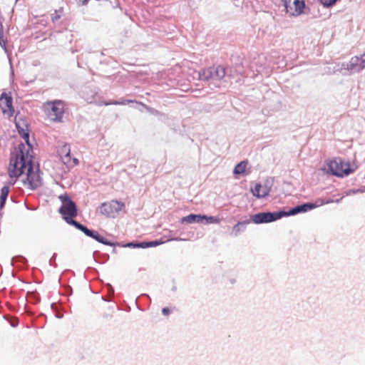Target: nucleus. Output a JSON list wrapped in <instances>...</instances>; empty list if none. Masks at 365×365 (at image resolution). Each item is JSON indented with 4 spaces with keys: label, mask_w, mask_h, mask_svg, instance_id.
<instances>
[{
    "label": "nucleus",
    "mask_w": 365,
    "mask_h": 365,
    "mask_svg": "<svg viewBox=\"0 0 365 365\" xmlns=\"http://www.w3.org/2000/svg\"><path fill=\"white\" fill-rule=\"evenodd\" d=\"M34 153L26 148L21 141L10 152L8 174L11 178H19L25 173L26 168L34 165Z\"/></svg>",
    "instance_id": "nucleus-1"
},
{
    "label": "nucleus",
    "mask_w": 365,
    "mask_h": 365,
    "mask_svg": "<svg viewBox=\"0 0 365 365\" xmlns=\"http://www.w3.org/2000/svg\"><path fill=\"white\" fill-rule=\"evenodd\" d=\"M24 174H26V178L22 180V182L24 185H27L29 190H35L43 185L41 177L43 173L38 164L36 167L34 165L26 168Z\"/></svg>",
    "instance_id": "nucleus-6"
},
{
    "label": "nucleus",
    "mask_w": 365,
    "mask_h": 365,
    "mask_svg": "<svg viewBox=\"0 0 365 365\" xmlns=\"http://www.w3.org/2000/svg\"><path fill=\"white\" fill-rule=\"evenodd\" d=\"M357 168L355 163L337 157L327 159L322 170L327 174L342 178L353 173Z\"/></svg>",
    "instance_id": "nucleus-3"
},
{
    "label": "nucleus",
    "mask_w": 365,
    "mask_h": 365,
    "mask_svg": "<svg viewBox=\"0 0 365 365\" xmlns=\"http://www.w3.org/2000/svg\"><path fill=\"white\" fill-rule=\"evenodd\" d=\"M106 287L107 288L108 293L110 295H113L114 294V288L113 287V286L110 283H107L106 284Z\"/></svg>",
    "instance_id": "nucleus-28"
},
{
    "label": "nucleus",
    "mask_w": 365,
    "mask_h": 365,
    "mask_svg": "<svg viewBox=\"0 0 365 365\" xmlns=\"http://www.w3.org/2000/svg\"><path fill=\"white\" fill-rule=\"evenodd\" d=\"M170 240H174V241H185L186 240L185 239H182V238H180V237H175V238H173L171 239Z\"/></svg>",
    "instance_id": "nucleus-37"
},
{
    "label": "nucleus",
    "mask_w": 365,
    "mask_h": 365,
    "mask_svg": "<svg viewBox=\"0 0 365 365\" xmlns=\"http://www.w3.org/2000/svg\"><path fill=\"white\" fill-rule=\"evenodd\" d=\"M59 199L61 202V206L59 207L58 212L66 223L81 231L88 237L95 240H103V239L100 237V234L98 231L89 229L86 225L73 219L78 215V207L75 202L68 194L65 193L61 195Z\"/></svg>",
    "instance_id": "nucleus-2"
},
{
    "label": "nucleus",
    "mask_w": 365,
    "mask_h": 365,
    "mask_svg": "<svg viewBox=\"0 0 365 365\" xmlns=\"http://www.w3.org/2000/svg\"><path fill=\"white\" fill-rule=\"evenodd\" d=\"M103 55L104 53L103 52H101L100 53H98V52H93L92 53H89L88 57H87V58L89 61L98 60Z\"/></svg>",
    "instance_id": "nucleus-25"
},
{
    "label": "nucleus",
    "mask_w": 365,
    "mask_h": 365,
    "mask_svg": "<svg viewBox=\"0 0 365 365\" xmlns=\"http://www.w3.org/2000/svg\"><path fill=\"white\" fill-rule=\"evenodd\" d=\"M161 312L164 316H168L171 312L170 309L168 307H163Z\"/></svg>",
    "instance_id": "nucleus-31"
},
{
    "label": "nucleus",
    "mask_w": 365,
    "mask_h": 365,
    "mask_svg": "<svg viewBox=\"0 0 365 365\" xmlns=\"http://www.w3.org/2000/svg\"><path fill=\"white\" fill-rule=\"evenodd\" d=\"M271 189L272 184L267 181L263 186L259 182L256 183L255 187L251 189V192L255 197L260 199L268 196Z\"/></svg>",
    "instance_id": "nucleus-13"
},
{
    "label": "nucleus",
    "mask_w": 365,
    "mask_h": 365,
    "mask_svg": "<svg viewBox=\"0 0 365 365\" xmlns=\"http://www.w3.org/2000/svg\"><path fill=\"white\" fill-rule=\"evenodd\" d=\"M182 224H194L202 222V214L190 213L187 216L182 217L180 220Z\"/></svg>",
    "instance_id": "nucleus-15"
},
{
    "label": "nucleus",
    "mask_w": 365,
    "mask_h": 365,
    "mask_svg": "<svg viewBox=\"0 0 365 365\" xmlns=\"http://www.w3.org/2000/svg\"><path fill=\"white\" fill-rule=\"evenodd\" d=\"M6 199L0 198V210H2L6 205Z\"/></svg>",
    "instance_id": "nucleus-34"
},
{
    "label": "nucleus",
    "mask_w": 365,
    "mask_h": 365,
    "mask_svg": "<svg viewBox=\"0 0 365 365\" xmlns=\"http://www.w3.org/2000/svg\"><path fill=\"white\" fill-rule=\"evenodd\" d=\"M202 223H204L205 225L219 224L220 222V218L218 216H212L202 214Z\"/></svg>",
    "instance_id": "nucleus-20"
},
{
    "label": "nucleus",
    "mask_w": 365,
    "mask_h": 365,
    "mask_svg": "<svg viewBox=\"0 0 365 365\" xmlns=\"http://www.w3.org/2000/svg\"><path fill=\"white\" fill-rule=\"evenodd\" d=\"M89 0H78V4L81 5H86Z\"/></svg>",
    "instance_id": "nucleus-36"
},
{
    "label": "nucleus",
    "mask_w": 365,
    "mask_h": 365,
    "mask_svg": "<svg viewBox=\"0 0 365 365\" xmlns=\"http://www.w3.org/2000/svg\"><path fill=\"white\" fill-rule=\"evenodd\" d=\"M230 71V68L222 65L210 66L199 71V79L203 81H220L228 75Z\"/></svg>",
    "instance_id": "nucleus-5"
},
{
    "label": "nucleus",
    "mask_w": 365,
    "mask_h": 365,
    "mask_svg": "<svg viewBox=\"0 0 365 365\" xmlns=\"http://www.w3.org/2000/svg\"><path fill=\"white\" fill-rule=\"evenodd\" d=\"M342 67L351 72H359L365 68V60L361 57L354 56L346 63H343Z\"/></svg>",
    "instance_id": "nucleus-12"
},
{
    "label": "nucleus",
    "mask_w": 365,
    "mask_h": 365,
    "mask_svg": "<svg viewBox=\"0 0 365 365\" xmlns=\"http://www.w3.org/2000/svg\"><path fill=\"white\" fill-rule=\"evenodd\" d=\"M23 139L24 140L23 143L26 145V148L30 150V151H34V145L30 140V136Z\"/></svg>",
    "instance_id": "nucleus-27"
},
{
    "label": "nucleus",
    "mask_w": 365,
    "mask_h": 365,
    "mask_svg": "<svg viewBox=\"0 0 365 365\" xmlns=\"http://www.w3.org/2000/svg\"><path fill=\"white\" fill-rule=\"evenodd\" d=\"M176 289H177L176 287L174 286L172 287V291L175 292L176 290Z\"/></svg>",
    "instance_id": "nucleus-45"
},
{
    "label": "nucleus",
    "mask_w": 365,
    "mask_h": 365,
    "mask_svg": "<svg viewBox=\"0 0 365 365\" xmlns=\"http://www.w3.org/2000/svg\"><path fill=\"white\" fill-rule=\"evenodd\" d=\"M247 165V160H242L238 163L233 169V174L236 175H242L245 173L246 167Z\"/></svg>",
    "instance_id": "nucleus-19"
},
{
    "label": "nucleus",
    "mask_w": 365,
    "mask_h": 365,
    "mask_svg": "<svg viewBox=\"0 0 365 365\" xmlns=\"http://www.w3.org/2000/svg\"><path fill=\"white\" fill-rule=\"evenodd\" d=\"M283 5L287 13L292 16H298L304 13L306 7L304 0H282Z\"/></svg>",
    "instance_id": "nucleus-8"
},
{
    "label": "nucleus",
    "mask_w": 365,
    "mask_h": 365,
    "mask_svg": "<svg viewBox=\"0 0 365 365\" xmlns=\"http://www.w3.org/2000/svg\"><path fill=\"white\" fill-rule=\"evenodd\" d=\"M250 223V222L248 219L238 222L236 225L233 226L231 235H234L235 237L238 236L240 233L245 232V230L247 228V226Z\"/></svg>",
    "instance_id": "nucleus-16"
},
{
    "label": "nucleus",
    "mask_w": 365,
    "mask_h": 365,
    "mask_svg": "<svg viewBox=\"0 0 365 365\" xmlns=\"http://www.w3.org/2000/svg\"><path fill=\"white\" fill-rule=\"evenodd\" d=\"M146 109L153 115H158L160 113V112L158 110H156L153 108L146 106Z\"/></svg>",
    "instance_id": "nucleus-33"
},
{
    "label": "nucleus",
    "mask_w": 365,
    "mask_h": 365,
    "mask_svg": "<svg viewBox=\"0 0 365 365\" xmlns=\"http://www.w3.org/2000/svg\"><path fill=\"white\" fill-rule=\"evenodd\" d=\"M73 293V289H72V287L71 286H67L66 287H65L64 289V294H66V295H71Z\"/></svg>",
    "instance_id": "nucleus-32"
},
{
    "label": "nucleus",
    "mask_w": 365,
    "mask_h": 365,
    "mask_svg": "<svg viewBox=\"0 0 365 365\" xmlns=\"http://www.w3.org/2000/svg\"><path fill=\"white\" fill-rule=\"evenodd\" d=\"M56 253H53L52 257H51V259H49V264L51 266H54L56 267Z\"/></svg>",
    "instance_id": "nucleus-29"
},
{
    "label": "nucleus",
    "mask_w": 365,
    "mask_h": 365,
    "mask_svg": "<svg viewBox=\"0 0 365 365\" xmlns=\"http://www.w3.org/2000/svg\"><path fill=\"white\" fill-rule=\"evenodd\" d=\"M73 163H74L75 164H78V159H76V158H74V159H73Z\"/></svg>",
    "instance_id": "nucleus-43"
},
{
    "label": "nucleus",
    "mask_w": 365,
    "mask_h": 365,
    "mask_svg": "<svg viewBox=\"0 0 365 365\" xmlns=\"http://www.w3.org/2000/svg\"><path fill=\"white\" fill-rule=\"evenodd\" d=\"M129 103H138V101H136L126 99V100H121V101H109V102H106L104 104L106 106H108V105H125V104Z\"/></svg>",
    "instance_id": "nucleus-23"
},
{
    "label": "nucleus",
    "mask_w": 365,
    "mask_h": 365,
    "mask_svg": "<svg viewBox=\"0 0 365 365\" xmlns=\"http://www.w3.org/2000/svg\"><path fill=\"white\" fill-rule=\"evenodd\" d=\"M100 209H101V213L106 215L107 217L110 216V215L113 213L112 208H110V205L107 204L106 202H103L101 204Z\"/></svg>",
    "instance_id": "nucleus-22"
},
{
    "label": "nucleus",
    "mask_w": 365,
    "mask_h": 365,
    "mask_svg": "<svg viewBox=\"0 0 365 365\" xmlns=\"http://www.w3.org/2000/svg\"><path fill=\"white\" fill-rule=\"evenodd\" d=\"M28 294L34 296V303H37V302H38L40 301V297H39L38 295L34 294L33 293H29V292Z\"/></svg>",
    "instance_id": "nucleus-35"
},
{
    "label": "nucleus",
    "mask_w": 365,
    "mask_h": 365,
    "mask_svg": "<svg viewBox=\"0 0 365 365\" xmlns=\"http://www.w3.org/2000/svg\"><path fill=\"white\" fill-rule=\"evenodd\" d=\"M100 237L103 239V240H96L99 243H101L104 245L110 246V247H128V248H141V249H147L150 247H155L164 243V241L162 240H154L151 241H132L128 243L123 244L119 242H113L105 237L100 235Z\"/></svg>",
    "instance_id": "nucleus-4"
},
{
    "label": "nucleus",
    "mask_w": 365,
    "mask_h": 365,
    "mask_svg": "<svg viewBox=\"0 0 365 365\" xmlns=\"http://www.w3.org/2000/svg\"><path fill=\"white\" fill-rule=\"evenodd\" d=\"M12 327H15L16 325L11 324Z\"/></svg>",
    "instance_id": "nucleus-48"
},
{
    "label": "nucleus",
    "mask_w": 365,
    "mask_h": 365,
    "mask_svg": "<svg viewBox=\"0 0 365 365\" xmlns=\"http://www.w3.org/2000/svg\"><path fill=\"white\" fill-rule=\"evenodd\" d=\"M78 58L77 66H78V67L81 68V67H82V66H81V63L79 62V57L78 56V58Z\"/></svg>",
    "instance_id": "nucleus-41"
},
{
    "label": "nucleus",
    "mask_w": 365,
    "mask_h": 365,
    "mask_svg": "<svg viewBox=\"0 0 365 365\" xmlns=\"http://www.w3.org/2000/svg\"><path fill=\"white\" fill-rule=\"evenodd\" d=\"M0 106L2 113L8 114V116L12 117L14 115L15 110L13 106V98L11 93L3 92L0 96Z\"/></svg>",
    "instance_id": "nucleus-11"
},
{
    "label": "nucleus",
    "mask_w": 365,
    "mask_h": 365,
    "mask_svg": "<svg viewBox=\"0 0 365 365\" xmlns=\"http://www.w3.org/2000/svg\"><path fill=\"white\" fill-rule=\"evenodd\" d=\"M110 208H112V212L118 213L125 207V203L120 200H112L109 203Z\"/></svg>",
    "instance_id": "nucleus-21"
},
{
    "label": "nucleus",
    "mask_w": 365,
    "mask_h": 365,
    "mask_svg": "<svg viewBox=\"0 0 365 365\" xmlns=\"http://www.w3.org/2000/svg\"><path fill=\"white\" fill-rule=\"evenodd\" d=\"M10 191V187L9 185H4L1 189L0 198L6 199L8 198L9 194Z\"/></svg>",
    "instance_id": "nucleus-24"
},
{
    "label": "nucleus",
    "mask_w": 365,
    "mask_h": 365,
    "mask_svg": "<svg viewBox=\"0 0 365 365\" xmlns=\"http://www.w3.org/2000/svg\"><path fill=\"white\" fill-rule=\"evenodd\" d=\"M15 182H16V181L10 182H9V184H10V185H14V184H15Z\"/></svg>",
    "instance_id": "nucleus-47"
},
{
    "label": "nucleus",
    "mask_w": 365,
    "mask_h": 365,
    "mask_svg": "<svg viewBox=\"0 0 365 365\" xmlns=\"http://www.w3.org/2000/svg\"><path fill=\"white\" fill-rule=\"evenodd\" d=\"M19 114V111L17 112L15 116V126L18 133L22 138L29 137V125L24 118H18Z\"/></svg>",
    "instance_id": "nucleus-14"
},
{
    "label": "nucleus",
    "mask_w": 365,
    "mask_h": 365,
    "mask_svg": "<svg viewBox=\"0 0 365 365\" xmlns=\"http://www.w3.org/2000/svg\"><path fill=\"white\" fill-rule=\"evenodd\" d=\"M316 202H317V205H318V207H320L322 205H327V204H330V203H333L334 202V200L331 199V198H329V199H322V198H319L316 200Z\"/></svg>",
    "instance_id": "nucleus-26"
},
{
    "label": "nucleus",
    "mask_w": 365,
    "mask_h": 365,
    "mask_svg": "<svg viewBox=\"0 0 365 365\" xmlns=\"http://www.w3.org/2000/svg\"><path fill=\"white\" fill-rule=\"evenodd\" d=\"M93 257L96 262L103 264L108 261L110 256L108 254H103L100 251H94Z\"/></svg>",
    "instance_id": "nucleus-18"
},
{
    "label": "nucleus",
    "mask_w": 365,
    "mask_h": 365,
    "mask_svg": "<svg viewBox=\"0 0 365 365\" xmlns=\"http://www.w3.org/2000/svg\"><path fill=\"white\" fill-rule=\"evenodd\" d=\"M48 115L55 122H61L64 113L63 103L61 100L48 102Z\"/></svg>",
    "instance_id": "nucleus-10"
},
{
    "label": "nucleus",
    "mask_w": 365,
    "mask_h": 365,
    "mask_svg": "<svg viewBox=\"0 0 365 365\" xmlns=\"http://www.w3.org/2000/svg\"><path fill=\"white\" fill-rule=\"evenodd\" d=\"M342 200V197L341 198H339V199H336V200H334V202L335 203H339L341 202V200Z\"/></svg>",
    "instance_id": "nucleus-40"
},
{
    "label": "nucleus",
    "mask_w": 365,
    "mask_h": 365,
    "mask_svg": "<svg viewBox=\"0 0 365 365\" xmlns=\"http://www.w3.org/2000/svg\"><path fill=\"white\" fill-rule=\"evenodd\" d=\"M54 306H55V304H54V303H52V304H51V308H52V309H53V308H54Z\"/></svg>",
    "instance_id": "nucleus-46"
},
{
    "label": "nucleus",
    "mask_w": 365,
    "mask_h": 365,
    "mask_svg": "<svg viewBox=\"0 0 365 365\" xmlns=\"http://www.w3.org/2000/svg\"><path fill=\"white\" fill-rule=\"evenodd\" d=\"M282 217H284L283 208L274 212H259L250 215L248 219L250 222H253L256 225L267 224L275 222Z\"/></svg>",
    "instance_id": "nucleus-7"
},
{
    "label": "nucleus",
    "mask_w": 365,
    "mask_h": 365,
    "mask_svg": "<svg viewBox=\"0 0 365 365\" xmlns=\"http://www.w3.org/2000/svg\"><path fill=\"white\" fill-rule=\"evenodd\" d=\"M117 252V250L115 249V247H113V250H112V253H116Z\"/></svg>",
    "instance_id": "nucleus-42"
},
{
    "label": "nucleus",
    "mask_w": 365,
    "mask_h": 365,
    "mask_svg": "<svg viewBox=\"0 0 365 365\" xmlns=\"http://www.w3.org/2000/svg\"><path fill=\"white\" fill-rule=\"evenodd\" d=\"M318 207L317 202H306L294 207H289L287 210L285 207L283 208L284 217L294 216L299 213H305Z\"/></svg>",
    "instance_id": "nucleus-9"
},
{
    "label": "nucleus",
    "mask_w": 365,
    "mask_h": 365,
    "mask_svg": "<svg viewBox=\"0 0 365 365\" xmlns=\"http://www.w3.org/2000/svg\"><path fill=\"white\" fill-rule=\"evenodd\" d=\"M56 317L58 319H62L63 317V313H56Z\"/></svg>",
    "instance_id": "nucleus-39"
},
{
    "label": "nucleus",
    "mask_w": 365,
    "mask_h": 365,
    "mask_svg": "<svg viewBox=\"0 0 365 365\" xmlns=\"http://www.w3.org/2000/svg\"><path fill=\"white\" fill-rule=\"evenodd\" d=\"M101 299L102 300H103L104 302H110L111 299L109 298V297H107L106 296H102L101 297Z\"/></svg>",
    "instance_id": "nucleus-38"
},
{
    "label": "nucleus",
    "mask_w": 365,
    "mask_h": 365,
    "mask_svg": "<svg viewBox=\"0 0 365 365\" xmlns=\"http://www.w3.org/2000/svg\"><path fill=\"white\" fill-rule=\"evenodd\" d=\"M141 296H145V297H148V298H149V299H150V297L148 296V294H142Z\"/></svg>",
    "instance_id": "nucleus-44"
},
{
    "label": "nucleus",
    "mask_w": 365,
    "mask_h": 365,
    "mask_svg": "<svg viewBox=\"0 0 365 365\" xmlns=\"http://www.w3.org/2000/svg\"><path fill=\"white\" fill-rule=\"evenodd\" d=\"M363 192H364V190H362L361 189H351L348 191L346 195L356 194V193Z\"/></svg>",
    "instance_id": "nucleus-30"
},
{
    "label": "nucleus",
    "mask_w": 365,
    "mask_h": 365,
    "mask_svg": "<svg viewBox=\"0 0 365 365\" xmlns=\"http://www.w3.org/2000/svg\"><path fill=\"white\" fill-rule=\"evenodd\" d=\"M11 264H16L20 269H23L27 265V259L21 255L14 256L11 259Z\"/></svg>",
    "instance_id": "nucleus-17"
}]
</instances>
